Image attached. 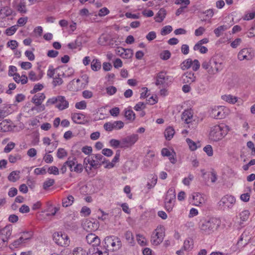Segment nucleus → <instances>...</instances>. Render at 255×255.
Wrapping results in <instances>:
<instances>
[{
    "label": "nucleus",
    "instance_id": "f257e3e1",
    "mask_svg": "<svg viewBox=\"0 0 255 255\" xmlns=\"http://www.w3.org/2000/svg\"><path fill=\"white\" fill-rule=\"evenodd\" d=\"M122 246L119 238L114 236L105 238L103 242V246L91 247L90 254L91 255H109V251L119 250Z\"/></svg>",
    "mask_w": 255,
    "mask_h": 255
},
{
    "label": "nucleus",
    "instance_id": "f03ea898",
    "mask_svg": "<svg viewBox=\"0 0 255 255\" xmlns=\"http://www.w3.org/2000/svg\"><path fill=\"white\" fill-rule=\"evenodd\" d=\"M202 67L209 74L215 75L223 70V65L217 56H213L209 59L205 60L202 63Z\"/></svg>",
    "mask_w": 255,
    "mask_h": 255
},
{
    "label": "nucleus",
    "instance_id": "7ed1b4c3",
    "mask_svg": "<svg viewBox=\"0 0 255 255\" xmlns=\"http://www.w3.org/2000/svg\"><path fill=\"white\" fill-rule=\"evenodd\" d=\"M220 224V221L219 219L211 218L201 221L200 229L202 234L209 235L216 231Z\"/></svg>",
    "mask_w": 255,
    "mask_h": 255
},
{
    "label": "nucleus",
    "instance_id": "20e7f679",
    "mask_svg": "<svg viewBox=\"0 0 255 255\" xmlns=\"http://www.w3.org/2000/svg\"><path fill=\"white\" fill-rule=\"evenodd\" d=\"M228 131L229 128L225 125H216L211 127L209 137L212 141H217L222 139Z\"/></svg>",
    "mask_w": 255,
    "mask_h": 255
},
{
    "label": "nucleus",
    "instance_id": "39448f33",
    "mask_svg": "<svg viewBox=\"0 0 255 255\" xmlns=\"http://www.w3.org/2000/svg\"><path fill=\"white\" fill-rule=\"evenodd\" d=\"M176 199L175 190L173 188H170L167 192L164 200V207L168 212L172 211L174 206Z\"/></svg>",
    "mask_w": 255,
    "mask_h": 255
},
{
    "label": "nucleus",
    "instance_id": "423d86ee",
    "mask_svg": "<svg viewBox=\"0 0 255 255\" xmlns=\"http://www.w3.org/2000/svg\"><path fill=\"white\" fill-rule=\"evenodd\" d=\"M236 203L235 198L229 195L223 196L218 202L219 208L225 210L231 209Z\"/></svg>",
    "mask_w": 255,
    "mask_h": 255
},
{
    "label": "nucleus",
    "instance_id": "0eeeda50",
    "mask_svg": "<svg viewBox=\"0 0 255 255\" xmlns=\"http://www.w3.org/2000/svg\"><path fill=\"white\" fill-rule=\"evenodd\" d=\"M164 237L163 227L158 226L152 232L151 236V243L153 245L157 246L161 243Z\"/></svg>",
    "mask_w": 255,
    "mask_h": 255
},
{
    "label": "nucleus",
    "instance_id": "6e6552de",
    "mask_svg": "<svg viewBox=\"0 0 255 255\" xmlns=\"http://www.w3.org/2000/svg\"><path fill=\"white\" fill-rule=\"evenodd\" d=\"M53 240L58 246L61 247L68 246L70 240L67 235L62 232H55L53 235Z\"/></svg>",
    "mask_w": 255,
    "mask_h": 255
},
{
    "label": "nucleus",
    "instance_id": "1a4fd4ad",
    "mask_svg": "<svg viewBox=\"0 0 255 255\" xmlns=\"http://www.w3.org/2000/svg\"><path fill=\"white\" fill-rule=\"evenodd\" d=\"M84 162H87V165L85 167V170L88 174L90 173L89 171L93 169H97L100 167L101 163H99L97 160L93 157V154L91 156H89L84 159Z\"/></svg>",
    "mask_w": 255,
    "mask_h": 255
},
{
    "label": "nucleus",
    "instance_id": "9d476101",
    "mask_svg": "<svg viewBox=\"0 0 255 255\" xmlns=\"http://www.w3.org/2000/svg\"><path fill=\"white\" fill-rule=\"evenodd\" d=\"M138 139V135L133 134L122 139L121 148H128L133 145Z\"/></svg>",
    "mask_w": 255,
    "mask_h": 255
},
{
    "label": "nucleus",
    "instance_id": "9b49d317",
    "mask_svg": "<svg viewBox=\"0 0 255 255\" xmlns=\"http://www.w3.org/2000/svg\"><path fill=\"white\" fill-rule=\"evenodd\" d=\"M254 56V53L252 52L248 48L242 49L238 54V58L240 61L244 60L250 61L252 60Z\"/></svg>",
    "mask_w": 255,
    "mask_h": 255
},
{
    "label": "nucleus",
    "instance_id": "f8f14e48",
    "mask_svg": "<svg viewBox=\"0 0 255 255\" xmlns=\"http://www.w3.org/2000/svg\"><path fill=\"white\" fill-rule=\"evenodd\" d=\"M124 124L121 121H115L114 122L106 123L104 125V129L108 131H111L114 129H120L123 128Z\"/></svg>",
    "mask_w": 255,
    "mask_h": 255
},
{
    "label": "nucleus",
    "instance_id": "ddd939ff",
    "mask_svg": "<svg viewBox=\"0 0 255 255\" xmlns=\"http://www.w3.org/2000/svg\"><path fill=\"white\" fill-rule=\"evenodd\" d=\"M190 198L192 199L191 203L196 206H202L205 202L204 196L199 193H194L191 195Z\"/></svg>",
    "mask_w": 255,
    "mask_h": 255
},
{
    "label": "nucleus",
    "instance_id": "4468645a",
    "mask_svg": "<svg viewBox=\"0 0 255 255\" xmlns=\"http://www.w3.org/2000/svg\"><path fill=\"white\" fill-rule=\"evenodd\" d=\"M210 116L216 119H221L225 117L224 108L222 106L215 107L212 109L210 112Z\"/></svg>",
    "mask_w": 255,
    "mask_h": 255
},
{
    "label": "nucleus",
    "instance_id": "2eb2a0df",
    "mask_svg": "<svg viewBox=\"0 0 255 255\" xmlns=\"http://www.w3.org/2000/svg\"><path fill=\"white\" fill-rule=\"evenodd\" d=\"M13 4L14 8L19 13L25 14L27 12V9L25 0H14Z\"/></svg>",
    "mask_w": 255,
    "mask_h": 255
},
{
    "label": "nucleus",
    "instance_id": "dca6fc26",
    "mask_svg": "<svg viewBox=\"0 0 255 255\" xmlns=\"http://www.w3.org/2000/svg\"><path fill=\"white\" fill-rule=\"evenodd\" d=\"M86 240L89 244H92L91 247L100 246V239L95 234L90 233L86 237Z\"/></svg>",
    "mask_w": 255,
    "mask_h": 255
},
{
    "label": "nucleus",
    "instance_id": "f3484780",
    "mask_svg": "<svg viewBox=\"0 0 255 255\" xmlns=\"http://www.w3.org/2000/svg\"><path fill=\"white\" fill-rule=\"evenodd\" d=\"M56 107L60 111L65 110L68 108L69 102L66 100L65 97L62 96H58Z\"/></svg>",
    "mask_w": 255,
    "mask_h": 255
},
{
    "label": "nucleus",
    "instance_id": "a211bd4d",
    "mask_svg": "<svg viewBox=\"0 0 255 255\" xmlns=\"http://www.w3.org/2000/svg\"><path fill=\"white\" fill-rule=\"evenodd\" d=\"M168 76H166V73L161 71L157 75L155 85L156 86H164L166 80H168Z\"/></svg>",
    "mask_w": 255,
    "mask_h": 255
},
{
    "label": "nucleus",
    "instance_id": "6ab92c4d",
    "mask_svg": "<svg viewBox=\"0 0 255 255\" xmlns=\"http://www.w3.org/2000/svg\"><path fill=\"white\" fill-rule=\"evenodd\" d=\"M182 120L186 124H189L192 122L193 112L191 110H185L181 115Z\"/></svg>",
    "mask_w": 255,
    "mask_h": 255
},
{
    "label": "nucleus",
    "instance_id": "aec40b11",
    "mask_svg": "<svg viewBox=\"0 0 255 255\" xmlns=\"http://www.w3.org/2000/svg\"><path fill=\"white\" fill-rule=\"evenodd\" d=\"M84 229L88 232L95 231L97 230L99 227L97 223L93 222L91 221L87 220L84 223Z\"/></svg>",
    "mask_w": 255,
    "mask_h": 255
},
{
    "label": "nucleus",
    "instance_id": "412c9836",
    "mask_svg": "<svg viewBox=\"0 0 255 255\" xmlns=\"http://www.w3.org/2000/svg\"><path fill=\"white\" fill-rule=\"evenodd\" d=\"M45 98V96L43 93H38L33 97L31 102L36 106H40L42 105L41 104Z\"/></svg>",
    "mask_w": 255,
    "mask_h": 255
},
{
    "label": "nucleus",
    "instance_id": "4be33fe9",
    "mask_svg": "<svg viewBox=\"0 0 255 255\" xmlns=\"http://www.w3.org/2000/svg\"><path fill=\"white\" fill-rule=\"evenodd\" d=\"M196 77L191 72H187L182 76L183 81L185 83H191L195 81Z\"/></svg>",
    "mask_w": 255,
    "mask_h": 255
},
{
    "label": "nucleus",
    "instance_id": "5701e85b",
    "mask_svg": "<svg viewBox=\"0 0 255 255\" xmlns=\"http://www.w3.org/2000/svg\"><path fill=\"white\" fill-rule=\"evenodd\" d=\"M120 156V151L118 150L116 151V154L114 158L113 159L112 161L111 162L108 161L107 164H106L105 167L107 168H111L115 166L116 163L119 161Z\"/></svg>",
    "mask_w": 255,
    "mask_h": 255
},
{
    "label": "nucleus",
    "instance_id": "b1692460",
    "mask_svg": "<svg viewBox=\"0 0 255 255\" xmlns=\"http://www.w3.org/2000/svg\"><path fill=\"white\" fill-rule=\"evenodd\" d=\"M75 160L76 159L71 160L68 159L66 161L60 169V173L62 174H64L67 170V167H69L70 169L72 168V165H75Z\"/></svg>",
    "mask_w": 255,
    "mask_h": 255
},
{
    "label": "nucleus",
    "instance_id": "393cba45",
    "mask_svg": "<svg viewBox=\"0 0 255 255\" xmlns=\"http://www.w3.org/2000/svg\"><path fill=\"white\" fill-rule=\"evenodd\" d=\"M230 28V26L226 24L218 26L214 30V33L216 37H219L222 35L224 31H226Z\"/></svg>",
    "mask_w": 255,
    "mask_h": 255
},
{
    "label": "nucleus",
    "instance_id": "a878e982",
    "mask_svg": "<svg viewBox=\"0 0 255 255\" xmlns=\"http://www.w3.org/2000/svg\"><path fill=\"white\" fill-rule=\"evenodd\" d=\"M166 15V10L164 8H160L156 14L154 19L156 22H162Z\"/></svg>",
    "mask_w": 255,
    "mask_h": 255
},
{
    "label": "nucleus",
    "instance_id": "bb28decb",
    "mask_svg": "<svg viewBox=\"0 0 255 255\" xmlns=\"http://www.w3.org/2000/svg\"><path fill=\"white\" fill-rule=\"evenodd\" d=\"M74 201V198L73 196L69 195L66 197L63 198L62 201V206L68 207L72 205Z\"/></svg>",
    "mask_w": 255,
    "mask_h": 255
},
{
    "label": "nucleus",
    "instance_id": "cd10ccee",
    "mask_svg": "<svg viewBox=\"0 0 255 255\" xmlns=\"http://www.w3.org/2000/svg\"><path fill=\"white\" fill-rule=\"evenodd\" d=\"M11 9L8 6L0 7V18H3L10 15Z\"/></svg>",
    "mask_w": 255,
    "mask_h": 255
},
{
    "label": "nucleus",
    "instance_id": "c85d7f7f",
    "mask_svg": "<svg viewBox=\"0 0 255 255\" xmlns=\"http://www.w3.org/2000/svg\"><path fill=\"white\" fill-rule=\"evenodd\" d=\"M175 133L174 128L171 127L167 128L164 132V136L166 140H170Z\"/></svg>",
    "mask_w": 255,
    "mask_h": 255
},
{
    "label": "nucleus",
    "instance_id": "c756f323",
    "mask_svg": "<svg viewBox=\"0 0 255 255\" xmlns=\"http://www.w3.org/2000/svg\"><path fill=\"white\" fill-rule=\"evenodd\" d=\"M91 69L94 71H97L101 68V63L99 60L94 59L92 60L91 64Z\"/></svg>",
    "mask_w": 255,
    "mask_h": 255
},
{
    "label": "nucleus",
    "instance_id": "7c9ffc66",
    "mask_svg": "<svg viewBox=\"0 0 255 255\" xmlns=\"http://www.w3.org/2000/svg\"><path fill=\"white\" fill-rule=\"evenodd\" d=\"M222 99L231 104H235L237 102L238 98L237 97L233 96L231 95H223L222 96Z\"/></svg>",
    "mask_w": 255,
    "mask_h": 255
},
{
    "label": "nucleus",
    "instance_id": "2f4dec72",
    "mask_svg": "<svg viewBox=\"0 0 255 255\" xmlns=\"http://www.w3.org/2000/svg\"><path fill=\"white\" fill-rule=\"evenodd\" d=\"M193 242L191 239H187L184 241L182 249L184 251H189L193 248Z\"/></svg>",
    "mask_w": 255,
    "mask_h": 255
},
{
    "label": "nucleus",
    "instance_id": "473e14b6",
    "mask_svg": "<svg viewBox=\"0 0 255 255\" xmlns=\"http://www.w3.org/2000/svg\"><path fill=\"white\" fill-rule=\"evenodd\" d=\"M0 234L2 235L5 236V239L7 240L11 234V227L9 226H5L0 230Z\"/></svg>",
    "mask_w": 255,
    "mask_h": 255
},
{
    "label": "nucleus",
    "instance_id": "72a5a7b5",
    "mask_svg": "<svg viewBox=\"0 0 255 255\" xmlns=\"http://www.w3.org/2000/svg\"><path fill=\"white\" fill-rule=\"evenodd\" d=\"M72 118L75 123H80L85 118V116L81 113H74L72 115Z\"/></svg>",
    "mask_w": 255,
    "mask_h": 255
},
{
    "label": "nucleus",
    "instance_id": "f704fd0d",
    "mask_svg": "<svg viewBox=\"0 0 255 255\" xmlns=\"http://www.w3.org/2000/svg\"><path fill=\"white\" fill-rule=\"evenodd\" d=\"M125 116L127 119L130 121H133L135 119V114L130 109L125 110Z\"/></svg>",
    "mask_w": 255,
    "mask_h": 255
},
{
    "label": "nucleus",
    "instance_id": "c9c22d12",
    "mask_svg": "<svg viewBox=\"0 0 255 255\" xmlns=\"http://www.w3.org/2000/svg\"><path fill=\"white\" fill-rule=\"evenodd\" d=\"M109 37L107 35H102L99 38L98 43L102 46H106L109 44Z\"/></svg>",
    "mask_w": 255,
    "mask_h": 255
},
{
    "label": "nucleus",
    "instance_id": "e433bc0d",
    "mask_svg": "<svg viewBox=\"0 0 255 255\" xmlns=\"http://www.w3.org/2000/svg\"><path fill=\"white\" fill-rule=\"evenodd\" d=\"M157 181V176H153L151 179H149L146 186L148 189L153 188L156 185Z\"/></svg>",
    "mask_w": 255,
    "mask_h": 255
},
{
    "label": "nucleus",
    "instance_id": "4c0bfd02",
    "mask_svg": "<svg viewBox=\"0 0 255 255\" xmlns=\"http://www.w3.org/2000/svg\"><path fill=\"white\" fill-rule=\"evenodd\" d=\"M55 182L54 179L51 178H48L43 183V189L45 190H47L50 187L52 186Z\"/></svg>",
    "mask_w": 255,
    "mask_h": 255
},
{
    "label": "nucleus",
    "instance_id": "58836bf2",
    "mask_svg": "<svg viewBox=\"0 0 255 255\" xmlns=\"http://www.w3.org/2000/svg\"><path fill=\"white\" fill-rule=\"evenodd\" d=\"M83 170V165L81 164H76L75 162V165H72V168H70L71 171H74L76 173H80Z\"/></svg>",
    "mask_w": 255,
    "mask_h": 255
},
{
    "label": "nucleus",
    "instance_id": "ea45409f",
    "mask_svg": "<svg viewBox=\"0 0 255 255\" xmlns=\"http://www.w3.org/2000/svg\"><path fill=\"white\" fill-rule=\"evenodd\" d=\"M33 236V233L32 232H24L22 233L20 238L23 241L24 243H26V241L29 239H30Z\"/></svg>",
    "mask_w": 255,
    "mask_h": 255
},
{
    "label": "nucleus",
    "instance_id": "a19ab883",
    "mask_svg": "<svg viewBox=\"0 0 255 255\" xmlns=\"http://www.w3.org/2000/svg\"><path fill=\"white\" fill-rule=\"evenodd\" d=\"M93 157L97 160L99 163L102 164L106 163L107 164L108 160H106V158L100 154H93Z\"/></svg>",
    "mask_w": 255,
    "mask_h": 255
},
{
    "label": "nucleus",
    "instance_id": "79ce46f5",
    "mask_svg": "<svg viewBox=\"0 0 255 255\" xmlns=\"http://www.w3.org/2000/svg\"><path fill=\"white\" fill-rule=\"evenodd\" d=\"M125 237L126 240L130 244H132L134 243L133 235L131 232L128 231H127L125 234Z\"/></svg>",
    "mask_w": 255,
    "mask_h": 255
},
{
    "label": "nucleus",
    "instance_id": "37998d69",
    "mask_svg": "<svg viewBox=\"0 0 255 255\" xmlns=\"http://www.w3.org/2000/svg\"><path fill=\"white\" fill-rule=\"evenodd\" d=\"M68 155L67 152L63 148H59L57 152V156L59 159H62Z\"/></svg>",
    "mask_w": 255,
    "mask_h": 255
},
{
    "label": "nucleus",
    "instance_id": "c03bdc74",
    "mask_svg": "<svg viewBox=\"0 0 255 255\" xmlns=\"http://www.w3.org/2000/svg\"><path fill=\"white\" fill-rule=\"evenodd\" d=\"M121 56L124 58H128L131 57V52L130 49H125L124 48L121 49Z\"/></svg>",
    "mask_w": 255,
    "mask_h": 255
},
{
    "label": "nucleus",
    "instance_id": "a18cd8bd",
    "mask_svg": "<svg viewBox=\"0 0 255 255\" xmlns=\"http://www.w3.org/2000/svg\"><path fill=\"white\" fill-rule=\"evenodd\" d=\"M192 60L191 59H188L183 61L181 65V68L183 70H185L191 67L192 64Z\"/></svg>",
    "mask_w": 255,
    "mask_h": 255
},
{
    "label": "nucleus",
    "instance_id": "49530a36",
    "mask_svg": "<svg viewBox=\"0 0 255 255\" xmlns=\"http://www.w3.org/2000/svg\"><path fill=\"white\" fill-rule=\"evenodd\" d=\"M82 43L79 41L78 39H76L74 42H71L68 44V47L71 49H76L78 47L81 46Z\"/></svg>",
    "mask_w": 255,
    "mask_h": 255
},
{
    "label": "nucleus",
    "instance_id": "de8ad7c7",
    "mask_svg": "<svg viewBox=\"0 0 255 255\" xmlns=\"http://www.w3.org/2000/svg\"><path fill=\"white\" fill-rule=\"evenodd\" d=\"M194 50H199L201 53H206L208 51V49L205 46L199 44H195L193 47Z\"/></svg>",
    "mask_w": 255,
    "mask_h": 255
},
{
    "label": "nucleus",
    "instance_id": "09e8293b",
    "mask_svg": "<svg viewBox=\"0 0 255 255\" xmlns=\"http://www.w3.org/2000/svg\"><path fill=\"white\" fill-rule=\"evenodd\" d=\"M121 143H122V140L121 141H120L117 139H112L110 141V145L115 148L119 147L121 148Z\"/></svg>",
    "mask_w": 255,
    "mask_h": 255
},
{
    "label": "nucleus",
    "instance_id": "8fccbe9b",
    "mask_svg": "<svg viewBox=\"0 0 255 255\" xmlns=\"http://www.w3.org/2000/svg\"><path fill=\"white\" fill-rule=\"evenodd\" d=\"M171 53L169 50H164L160 54V57L163 60H166L170 58Z\"/></svg>",
    "mask_w": 255,
    "mask_h": 255
},
{
    "label": "nucleus",
    "instance_id": "3c124183",
    "mask_svg": "<svg viewBox=\"0 0 255 255\" xmlns=\"http://www.w3.org/2000/svg\"><path fill=\"white\" fill-rule=\"evenodd\" d=\"M172 30V27L170 25H167L165 26H164L160 32V33L162 35H166L167 34L171 32Z\"/></svg>",
    "mask_w": 255,
    "mask_h": 255
},
{
    "label": "nucleus",
    "instance_id": "603ef678",
    "mask_svg": "<svg viewBox=\"0 0 255 255\" xmlns=\"http://www.w3.org/2000/svg\"><path fill=\"white\" fill-rule=\"evenodd\" d=\"M249 192L242 194L240 196V199L242 201L247 202H248L250 198V194L251 192V189L249 188Z\"/></svg>",
    "mask_w": 255,
    "mask_h": 255
},
{
    "label": "nucleus",
    "instance_id": "864d4df0",
    "mask_svg": "<svg viewBox=\"0 0 255 255\" xmlns=\"http://www.w3.org/2000/svg\"><path fill=\"white\" fill-rule=\"evenodd\" d=\"M250 216V212L248 210H245L242 211L240 214V219L243 221H247Z\"/></svg>",
    "mask_w": 255,
    "mask_h": 255
},
{
    "label": "nucleus",
    "instance_id": "5fc2aeb1",
    "mask_svg": "<svg viewBox=\"0 0 255 255\" xmlns=\"http://www.w3.org/2000/svg\"><path fill=\"white\" fill-rule=\"evenodd\" d=\"M186 140L191 150H195L197 149V147L194 141L190 138H187Z\"/></svg>",
    "mask_w": 255,
    "mask_h": 255
},
{
    "label": "nucleus",
    "instance_id": "6e6d98bb",
    "mask_svg": "<svg viewBox=\"0 0 255 255\" xmlns=\"http://www.w3.org/2000/svg\"><path fill=\"white\" fill-rule=\"evenodd\" d=\"M58 76H59V75ZM63 80L62 78H60L59 76L56 77L55 78H53L52 84L55 87L57 86L61 85L63 83Z\"/></svg>",
    "mask_w": 255,
    "mask_h": 255
},
{
    "label": "nucleus",
    "instance_id": "4d7b16f0",
    "mask_svg": "<svg viewBox=\"0 0 255 255\" xmlns=\"http://www.w3.org/2000/svg\"><path fill=\"white\" fill-rule=\"evenodd\" d=\"M48 173L49 174L58 175L59 174V169L56 166H51L48 169Z\"/></svg>",
    "mask_w": 255,
    "mask_h": 255
},
{
    "label": "nucleus",
    "instance_id": "13d9d810",
    "mask_svg": "<svg viewBox=\"0 0 255 255\" xmlns=\"http://www.w3.org/2000/svg\"><path fill=\"white\" fill-rule=\"evenodd\" d=\"M86 103L84 101L77 102L75 104V107L78 109L84 110L86 108Z\"/></svg>",
    "mask_w": 255,
    "mask_h": 255
},
{
    "label": "nucleus",
    "instance_id": "bf43d9fd",
    "mask_svg": "<svg viewBox=\"0 0 255 255\" xmlns=\"http://www.w3.org/2000/svg\"><path fill=\"white\" fill-rule=\"evenodd\" d=\"M15 146V143L12 142H9L4 148V152L5 153L9 152Z\"/></svg>",
    "mask_w": 255,
    "mask_h": 255
},
{
    "label": "nucleus",
    "instance_id": "052dcab7",
    "mask_svg": "<svg viewBox=\"0 0 255 255\" xmlns=\"http://www.w3.org/2000/svg\"><path fill=\"white\" fill-rule=\"evenodd\" d=\"M204 151L209 156H212L213 154V149L210 145H207L203 148Z\"/></svg>",
    "mask_w": 255,
    "mask_h": 255
},
{
    "label": "nucleus",
    "instance_id": "680f3d73",
    "mask_svg": "<svg viewBox=\"0 0 255 255\" xmlns=\"http://www.w3.org/2000/svg\"><path fill=\"white\" fill-rule=\"evenodd\" d=\"M7 46L12 50H13L17 47L18 43L16 40H10L7 43Z\"/></svg>",
    "mask_w": 255,
    "mask_h": 255
},
{
    "label": "nucleus",
    "instance_id": "e2e57ef3",
    "mask_svg": "<svg viewBox=\"0 0 255 255\" xmlns=\"http://www.w3.org/2000/svg\"><path fill=\"white\" fill-rule=\"evenodd\" d=\"M20 159V156L18 154L12 155L9 156V161L11 163H15L17 160Z\"/></svg>",
    "mask_w": 255,
    "mask_h": 255
},
{
    "label": "nucleus",
    "instance_id": "0e129e2a",
    "mask_svg": "<svg viewBox=\"0 0 255 255\" xmlns=\"http://www.w3.org/2000/svg\"><path fill=\"white\" fill-rule=\"evenodd\" d=\"M34 173L36 175H44L46 173V170L44 168H37L34 169Z\"/></svg>",
    "mask_w": 255,
    "mask_h": 255
},
{
    "label": "nucleus",
    "instance_id": "69168bd1",
    "mask_svg": "<svg viewBox=\"0 0 255 255\" xmlns=\"http://www.w3.org/2000/svg\"><path fill=\"white\" fill-rule=\"evenodd\" d=\"M43 86L40 84H36L33 89L32 90L30 91V93L33 94L36 93L39 91L41 90L43 88Z\"/></svg>",
    "mask_w": 255,
    "mask_h": 255
},
{
    "label": "nucleus",
    "instance_id": "338daca9",
    "mask_svg": "<svg viewBox=\"0 0 255 255\" xmlns=\"http://www.w3.org/2000/svg\"><path fill=\"white\" fill-rule=\"evenodd\" d=\"M17 28L16 26H12L9 28H8L6 29V34L7 35H11L13 34L16 31Z\"/></svg>",
    "mask_w": 255,
    "mask_h": 255
},
{
    "label": "nucleus",
    "instance_id": "774afa93",
    "mask_svg": "<svg viewBox=\"0 0 255 255\" xmlns=\"http://www.w3.org/2000/svg\"><path fill=\"white\" fill-rule=\"evenodd\" d=\"M106 91L108 95H113L117 92V88L114 86H109L106 88Z\"/></svg>",
    "mask_w": 255,
    "mask_h": 255
}]
</instances>
